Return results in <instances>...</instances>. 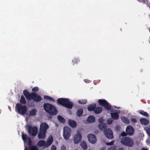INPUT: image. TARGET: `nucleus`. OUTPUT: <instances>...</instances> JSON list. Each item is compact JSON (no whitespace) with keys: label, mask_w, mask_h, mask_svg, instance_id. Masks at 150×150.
I'll use <instances>...</instances> for the list:
<instances>
[{"label":"nucleus","mask_w":150,"mask_h":150,"mask_svg":"<svg viewBox=\"0 0 150 150\" xmlns=\"http://www.w3.org/2000/svg\"><path fill=\"white\" fill-rule=\"evenodd\" d=\"M99 105H102L107 110H109L111 109V106L109 103L104 99H99L98 100Z\"/></svg>","instance_id":"obj_10"},{"label":"nucleus","mask_w":150,"mask_h":150,"mask_svg":"<svg viewBox=\"0 0 150 150\" xmlns=\"http://www.w3.org/2000/svg\"><path fill=\"white\" fill-rule=\"evenodd\" d=\"M126 132L127 134L131 136L133 134L134 130L132 126H128L126 128Z\"/></svg>","instance_id":"obj_16"},{"label":"nucleus","mask_w":150,"mask_h":150,"mask_svg":"<svg viewBox=\"0 0 150 150\" xmlns=\"http://www.w3.org/2000/svg\"><path fill=\"white\" fill-rule=\"evenodd\" d=\"M72 62L74 64L77 63L79 62V59L78 57H75L72 60Z\"/></svg>","instance_id":"obj_35"},{"label":"nucleus","mask_w":150,"mask_h":150,"mask_svg":"<svg viewBox=\"0 0 150 150\" xmlns=\"http://www.w3.org/2000/svg\"><path fill=\"white\" fill-rule=\"evenodd\" d=\"M80 145L82 148L84 149H87V146L86 143L85 142H82L80 143Z\"/></svg>","instance_id":"obj_26"},{"label":"nucleus","mask_w":150,"mask_h":150,"mask_svg":"<svg viewBox=\"0 0 150 150\" xmlns=\"http://www.w3.org/2000/svg\"><path fill=\"white\" fill-rule=\"evenodd\" d=\"M57 101L60 104L68 108H71L73 105V103L68 98H59Z\"/></svg>","instance_id":"obj_2"},{"label":"nucleus","mask_w":150,"mask_h":150,"mask_svg":"<svg viewBox=\"0 0 150 150\" xmlns=\"http://www.w3.org/2000/svg\"><path fill=\"white\" fill-rule=\"evenodd\" d=\"M127 133H126L125 132H123L121 133L120 135L122 136H125L127 135Z\"/></svg>","instance_id":"obj_43"},{"label":"nucleus","mask_w":150,"mask_h":150,"mask_svg":"<svg viewBox=\"0 0 150 150\" xmlns=\"http://www.w3.org/2000/svg\"><path fill=\"white\" fill-rule=\"evenodd\" d=\"M82 139V136L80 132L78 130L74 135L73 139L74 144H79Z\"/></svg>","instance_id":"obj_8"},{"label":"nucleus","mask_w":150,"mask_h":150,"mask_svg":"<svg viewBox=\"0 0 150 150\" xmlns=\"http://www.w3.org/2000/svg\"><path fill=\"white\" fill-rule=\"evenodd\" d=\"M87 100L86 99H82L78 101L79 103L81 104H85L87 103Z\"/></svg>","instance_id":"obj_34"},{"label":"nucleus","mask_w":150,"mask_h":150,"mask_svg":"<svg viewBox=\"0 0 150 150\" xmlns=\"http://www.w3.org/2000/svg\"><path fill=\"white\" fill-rule=\"evenodd\" d=\"M83 113V110L82 109H79L77 112V115L78 116H81Z\"/></svg>","instance_id":"obj_30"},{"label":"nucleus","mask_w":150,"mask_h":150,"mask_svg":"<svg viewBox=\"0 0 150 150\" xmlns=\"http://www.w3.org/2000/svg\"><path fill=\"white\" fill-rule=\"evenodd\" d=\"M87 122L89 123H92L95 122V118L94 116L90 115L87 119Z\"/></svg>","instance_id":"obj_19"},{"label":"nucleus","mask_w":150,"mask_h":150,"mask_svg":"<svg viewBox=\"0 0 150 150\" xmlns=\"http://www.w3.org/2000/svg\"><path fill=\"white\" fill-rule=\"evenodd\" d=\"M142 150H148L147 149L145 148H143L142 149Z\"/></svg>","instance_id":"obj_50"},{"label":"nucleus","mask_w":150,"mask_h":150,"mask_svg":"<svg viewBox=\"0 0 150 150\" xmlns=\"http://www.w3.org/2000/svg\"><path fill=\"white\" fill-rule=\"evenodd\" d=\"M71 130L69 127L65 126L63 129V136L66 140L69 139L71 135Z\"/></svg>","instance_id":"obj_7"},{"label":"nucleus","mask_w":150,"mask_h":150,"mask_svg":"<svg viewBox=\"0 0 150 150\" xmlns=\"http://www.w3.org/2000/svg\"><path fill=\"white\" fill-rule=\"evenodd\" d=\"M38 144L40 147L44 146L45 148V142L43 140L40 141L38 142Z\"/></svg>","instance_id":"obj_23"},{"label":"nucleus","mask_w":150,"mask_h":150,"mask_svg":"<svg viewBox=\"0 0 150 150\" xmlns=\"http://www.w3.org/2000/svg\"><path fill=\"white\" fill-rule=\"evenodd\" d=\"M87 137L90 143L93 144L96 143L97 138L95 135L92 134H90L88 135Z\"/></svg>","instance_id":"obj_13"},{"label":"nucleus","mask_w":150,"mask_h":150,"mask_svg":"<svg viewBox=\"0 0 150 150\" xmlns=\"http://www.w3.org/2000/svg\"><path fill=\"white\" fill-rule=\"evenodd\" d=\"M138 1H139V2H140V1H139V0H137Z\"/></svg>","instance_id":"obj_54"},{"label":"nucleus","mask_w":150,"mask_h":150,"mask_svg":"<svg viewBox=\"0 0 150 150\" xmlns=\"http://www.w3.org/2000/svg\"><path fill=\"white\" fill-rule=\"evenodd\" d=\"M28 132L30 134L33 136L36 135L38 131L37 127L29 126L28 127Z\"/></svg>","instance_id":"obj_11"},{"label":"nucleus","mask_w":150,"mask_h":150,"mask_svg":"<svg viewBox=\"0 0 150 150\" xmlns=\"http://www.w3.org/2000/svg\"><path fill=\"white\" fill-rule=\"evenodd\" d=\"M105 150V147H103L100 150Z\"/></svg>","instance_id":"obj_49"},{"label":"nucleus","mask_w":150,"mask_h":150,"mask_svg":"<svg viewBox=\"0 0 150 150\" xmlns=\"http://www.w3.org/2000/svg\"><path fill=\"white\" fill-rule=\"evenodd\" d=\"M61 150H66V146H64L63 145L61 147Z\"/></svg>","instance_id":"obj_44"},{"label":"nucleus","mask_w":150,"mask_h":150,"mask_svg":"<svg viewBox=\"0 0 150 150\" xmlns=\"http://www.w3.org/2000/svg\"><path fill=\"white\" fill-rule=\"evenodd\" d=\"M46 132L39 130V132L38 135V137L40 139H45L46 137Z\"/></svg>","instance_id":"obj_17"},{"label":"nucleus","mask_w":150,"mask_h":150,"mask_svg":"<svg viewBox=\"0 0 150 150\" xmlns=\"http://www.w3.org/2000/svg\"><path fill=\"white\" fill-rule=\"evenodd\" d=\"M58 119L60 122L62 123H64L65 121V120L62 116H58Z\"/></svg>","instance_id":"obj_32"},{"label":"nucleus","mask_w":150,"mask_h":150,"mask_svg":"<svg viewBox=\"0 0 150 150\" xmlns=\"http://www.w3.org/2000/svg\"><path fill=\"white\" fill-rule=\"evenodd\" d=\"M146 142L147 144H150V141L149 139H147L146 141Z\"/></svg>","instance_id":"obj_47"},{"label":"nucleus","mask_w":150,"mask_h":150,"mask_svg":"<svg viewBox=\"0 0 150 150\" xmlns=\"http://www.w3.org/2000/svg\"><path fill=\"white\" fill-rule=\"evenodd\" d=\"M23 93L27 99L28 100L32 99L35 101L39 102L42 99L41 96L38 95L36 93H29L27 90H24L23 91Z\"/></svg>","instance_id":"obj_1"},{"label":"nucleus","mask_w":150,"mask_h":150,"mask_svg":"<svg viewBox=\"0 0 150 150\" xmlns=\"http://www.w3.org/2000/svg\"><path fill=\"white\" fill-rule=\"evenodd\" d=\"M15 110L17 112L24 116L26 114L28 110L27 107L26 106L23 105L20 103L16 105Z\"/></svg>","instance_id":"obj_4"},{"label":"nucleus","mask_w":150,"mask_h":150,"mask_svg":"<svg viewBox=\"0 0 150 150\" xmlns=\"http://www.w3.org/2000/svg\"><path fill=\"white\" fill-rule=\"evenodd\" d=\"M22 138L24 142L25 150H28L26 144H27L28 146H29L31 143L30 139L23 133L22 134Z\"/></svg>","instance_id":"obj_6"},{"label":"nucleus","mask_w":150,"mask_h":150,"mask_svg":"<svg viewBox=\"0 0 150 150\" xmlns=\"http://www.w3.org/2000/svg\"><path fill=\"white\" fill-rule=\"evenodd\" d=\"M39 90V88L37 87H33L32 89V91L34 92H36Z\"/></svg>","instance_id":"obj_38"},{"label":"nucleus","mask_w":150,"mask_h":150,"mask_svg":"<svg viewBox=\"0 0 150 150\" xmlns=\"http://www.w3.org/2000/svg\"><path fill=\"white\" fill-rule=\"evenodd\" d=\"M25 119H26V121H27L28 120V119L27 117H26Z\"/></svg>","instance_id":"obj_52"},{"label":"nucleus","mask_w":150,"mask_h":150,"mask_svg":"<svg viewBox=\"0 0 150 150\" xmlns=\"http://www.w3.org/2000/svg\"><path fill=\"white\" fill-rule=\"evenodd\" d=\"M44 108L46 112L51 115H55L57 113V110L56 108L53 105L49 103L45 104Z\"/></svg>","instance_id":"obj_3"},{"label":"nucleus","mask_w":150,"mask_h":150,"mask_svg":"<svg viewBox=\"0 0 150 150\" xmlns=\"http://www.w3.org/2000/svg\"><path fill=\"white\" fill-rule=\"evenodd\" d=\"M49 128L48 125L45 122L42 123L40 126L39 130L47 131V130Z\"/></svg>","instance_id":"obj_15"},{"label":"nucleus","mask_w":150,"mask_h":150,"mask_svg":"<svg viewBox=\"0 0 150 150\" xmlns=\"http://www.w3.org/2000/svg\"><path fill=\"white\" fill-rule=\"evenodd\" d=\"M144 129L146 130L148 135L150 136V127L149 126H147L144 128Z\"/></svg>","instance_id":"obj_33"},{"label":"nucleus","mask_w":150,"mask_h":150,"mask_svg":"<svg viewBox=\"0 0 150 150\" xmlns=\"http://www.w3.org/2000/svg\"><path fill=\"white\" fill-rule=\"evenodd\" d=\"M131 120L132 122H136L137 121L134 118H132L131 119Z\"/></svg>","instance_id":"obj_46"},{"label":"nucleus","mask_w":150,"mask_h":150,"mask_svg":"<svg viewBox=\"0 0 150 150\" xmlns=\"http://www.w3.org/2000/svg\"><path fill=\"white\" fill-rule=\"evenodd\" d=\"M44 98L45 99L50 100L53 102H54V100L50 96H44Z\"/></svg>","instance_id":"obj_31"},{"label":"nucleus","mask_w":150,"mask_h":150,"mask_svg":"<svg viewBox=\"0 0 150 150\" xmlns=\"http://www.w3.org/2000/svg\"><path fill=\"white\" fill-rule=\"evenodd\" d=\"M96 104H91L88 106V108L89 111H91L93 110L96 107Z\"/></svg>","instance_id":"obj_25"},{"label":"nucleus","mask_w":150,"mask_h":150,"mask_svg":"<svg viewBox=\"0 0 150 150\" xmlns=\"http://www.w3.org/2000/svg\"><path fill=\"white\" fill-rule=\"evenodd\" d=\"M121 142L123 144L129 147H132L134 144V142L132 139L127 137L122 138Z\"/></svg>","instance_id":"obj_5"},{"label":"nucleus","mask_w":150,"mask_h":150,"mask_svg":"<svg viewBox=\"0 0 150 150\" xmlns=\"http://www.w3.org/2000/svg\"><path fill=\"white\" fill-rule=\"evenodd\" d=\"M68 123L69 125L72 127L74 128L76 126V122L74 120L69 119L68 120Z\"/></svg>","instance_id":"obj_18"},{"label":"nucleus","mask_w":150,"mask_h":150,"mask_svg":"<svg viewBox=\"0 0 150 150\" xmlns=\"http://www.w3.org/2000/svg\"><path fill=\"white\" fill-rule=\"evenodd\" d=\"M104 133L105 136L109 139H111L113 137L112 131L109 128L104 130Z\"/></svg>","instance_id":"obj_12"},{"label":"nucleus","mask_w":150,"mask_h":150,"mask_svg":"<svg viewBox=\"0 0 150 150\" xmlns=\"http://www.w3.org/2000/svg\"><path fill=\"white\" fill-rule=\"evenodd\" d=\"M138 112L140 114L143 115L146 117H148L149 116L148 114L146 112L144 111L143 110H139L138 111Z\"/></svg>","instance_id":"obj_24"},{"label":"nucleus","mask_w":150,"mask_h":150,"mask_svg":"<svg viewBox=\"0 0 150 150\" xmlns=\"http://www.w3.org/2000/svg\"><path fill=\"white\" fill-rule=\"evenodd\" d=\"M30 150H38V149L36 146H32L31 147Z\"/></svg>","instance_id":"obj_41"},{"label":"nucleus","mask_w":150,"mask_h":150,"mask_svg":"<svg viewBox=\"0 0 150 150\" xmlns=\"http://www.w3.org/2000/svg\"><path fill=\"white\" fill-rule=\"evenodd\" d=\"M56 147L54 145H52L51 146V150H56Z\"/></svg>","instance_id":"obj_42"},{"label":"nucleus","mask_w":150,"mask_h":150,"mask_svg":"<svg viewBox=\"0 0 150 150\" xmlns=\"http://www.w3.org/2000/svg\"><path fill=\"white\" fill-rule=\"evenodd\" d=\"M114 143V141H112L110 142H106V144L108 145H113Z\"/></svg>","instance_id":"obj_39"},{"label":"nucleus","mask_w":150,"mask_h":150,"mask_svg":"<svg viewBox=\"0 0 150 150\" xmlns=\"http://www.w3.org/2000/svg\"><path fill=\"white\" fill-rule=\"evenodd\" d=\"M113 121V120L112 118H110L108 119L107 122V123L108 125H110L112 123Z\"/></svg>","instance_id":"obj_36"},{"label":"nucleus","mask_w":150,"mask_h":150,"mask_svg":"<svg viewBox=\"0 0 150 150\" xmlns=\"http://www.w3.org/2000/svg\"><path fill=\"white\" fill-rule=\"evenodd\" d=\"M102 111V108L100 107H98L95 109L94 111L95 113L97 114L101 112Z\"/></svg>","instance_id":"obj_28"},{"label":"nucleus","mask_w":150,"mask_h":150,"mask_svg":"<svg viewBox=\"0 0 150 150\" xmlns=\"http://www.w3.org/2000/svg\"><path fill=\"white\" fill-rule=\"evenodd\" d=\"M118 150H124V149L123 148H120Z\"/></svg>","instance_id":"obj_51"},{"label":"nucleus","mask_w":150,"mask_h":150,"mask_svg":"<svg viewBox=\"0 0 150 150\" xmlns=\"http://www.w3.org/2000/svg\"><path fill=\"white\" fill-rule=\"evenodd\" d=\"M110 113L112 117L114 120H117L119 118L118 114L120 111L119 110L114 109L113 108H111Z\"/></svg>","instance_id":"obj_9"},{"label":"nucleus","mask_w":150,"mask_h":150,"mask_svg":"<svg viewBox=\"0 0 150 150\" xmlns=\"http://www.w3.org/2000/svg\"><path fill=\"white\" fill-rule=\"evenodd\" d=\"M53 140V139L52 136L50 135L45 142V148L49 147L52 144Z\"/></svg>","instance_id":"obj_14"},{"label":"nucleus","mask_w":150,"mask_h":150,"mask_svg":"<svg viewBox=\"0 0 150 150\" xmlns=\"http://www.w3.org/2000/svg\"><path fill=\"white\" fill-rule=\"evenodd\" d=\"M116 149V147L115 146H112L108 148L107 150H114Z\"/></svg>","instance_id":"obj_40"},{"label":"nucleus","mask_w":150,"mask_h":150,"mask_svg":"<svg viewBox=\"0 0 150 150\" xmlns=\"http://www.w3.org/2000/svg\"><path fill=\"white\" fill-rule=\"evenodd\" d=\"M140 121L141 124L145 125H147L149 123V120L145 118L141 119Z\"/></svg>","instance_id":"obj_22"},{"label":"nucleus","mask_w":150,"mask_h":150,"mask_svg":"<svg viewBox=\"0 0 150 150\" xmlns=\"http://www.w3.org/2000/svg\"><path fill=\"white\" fill-rule=\"evenodd\" d=\"M37 111V109L35 108L33 109L29 112V115L31 116H35Z\"/></svg>","instance_id":"obj_20"},{"label":"nucleus","mask_w":150,"mask_h":150,"mask_svg":"<svg viewBox=\"0 0 150 150\" xmlns=\"http://www.w3.org/2000/svg\"><path fill=\"white\" fill-rule=\"evenodd\" d=\"M20 102L22 104H25L26 103V100L23 96H21Z\"/></svg>","instance_id":"obj_29"},{"label":"nucleus","mask_w":150,"mask_h":150,"mask_svg":"<svg viewBox=\"0 0 150 150\" xmlns=\"http://www.w3.org/2000/svg\"><path fill=\"white\" fill-rule=\"evenodd\" d=\"M118 108V109H119L120 108V107H118V108Z\"/></svg>","instance_id":"obj_53"},{"label":"nucleus","mask_w":150,"mask_h":150,"mask_svg":"<svg viewBox=\"0 0 150 150\" xmlns=\"http://www.w3.org/2000/svg\"><path fill=\"white\" fill-rule=\"evenodd\" d=\"M100 129L101 130L106 129L105 128L106 127V125L105 123H100L98 125Z\"/></svg>","instance_id":"obj_21"},{"label":"nucleus","mask_w":150,"mask_h":150,"mask_svg":"<svg viewBox=\"0 0 150 150\" xmlns=\"http://www.w3.org/2000/svg\"><path fill=\"white\" fill-rule=\"evenodd\" d=\"M84 81L86 83H89L90 82V80L87 79H85L84 80Z\"/></svg>","instance_id":"obj_48"},{"label":"nucleus","mask_w":150,"mask_h":150,"mask_svg":"<svg viewBox=\"0 0 150 150\" xmlns=\"http://www.w3.org/2000/svg\"><path fill=\"white\" fill-rule=\"evenodd\" d=\"M120 128V127L118 126H116L115 127L116 129L117 130H119Z\"/></svg>","instance_id":"obj_45"},{"label":"nucleus","mask_w":150,"mask_h":150,"mask_svg":"<svg viewBox=\"0 0 150 150\" xmlns=\"http://www.w3.org/2000/svg\"><path fill=\"white\" fill-rule=\"evenodd\" d=\"M105 121V119L102 117H100L98 120V121L100 123H104L103 122Z\"/></svg>","instance_id":"obj_37"},{"label":"nucleus","mask_w":150,"mask_h":150,"mask_svg":"<svg viewBox=\"0 0 150 150\" xmlns=\"http://www.w3.org/2000/svg\"><path fill=\"white\" fill-rule=\"evenodd\" d=\"M121 119L122 121L126 124H129V121L128 119L126 117L124 116H122Z\"/></svg>","instance_id":"obj_27"}]
</instances>
